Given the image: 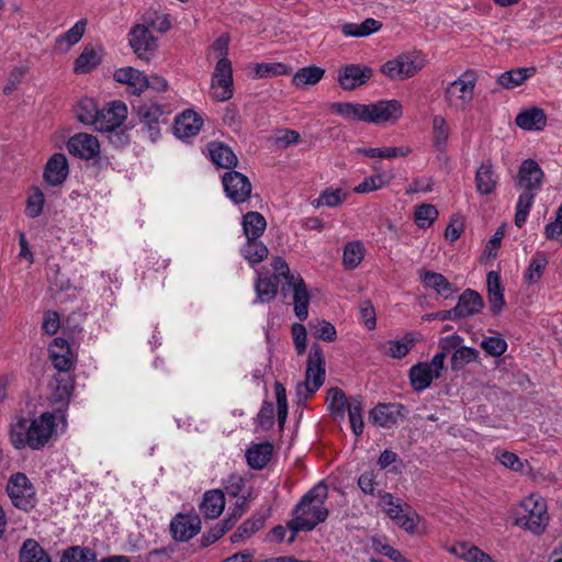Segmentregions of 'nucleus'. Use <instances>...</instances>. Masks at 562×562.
Listing matches in <instances>:
<instances>
[{
	"label": "nucleus",
	"mask_w": 562,
	"mask_h": 562,
	"mask_svg": "<svg viewBox=\"0 0 562 562\" xmlns=\"http://www.w3.org/2000/svg\"><path fill=\"white\" fill-rule=\"evenodd\" d=\"M279 283L280 282H277L272 277L258 276L255 282V303H268L272 301L277 296Z\"/></svg>",
	"instance_id": "79ce46f5"
},
{
	"label": "nucleus",
	"mask_w": 562,
	"mask_h": 562,
	"mask_svg": "<svg viewBox=\"0 0 562 562\" xmlns=\"http://www.w3.org/2000/svg\"><path fill=\"white\" fill-rule=\"evenodd\" d=\"M387 184V181L381 175H374L366 178L362 182H360L356 188L355 192L357 193H369L375 190H379Z\"/></svg>",
	"instance_id": "e2e57ef3"
},
{
	"label": "nucleus",
	"mask_w": 562,
	"mask_h": 562,
	"mask_svg": "<svg viewBox=\"0 0 562 562\" xmlns=\"http://www.w3.org/2000/svg\"><path fill=\"white\" fill-rule=\"evenodd\" d=\"M372 76L373 69L368 65L347 64L338 69L337 81L344 90L351 91L364 86Z\"/></svg>",
	"instance_id": "dca6fc26"
},
{
	"label": "nucleus",
	"mask_w": 562,
	"mask_h": 562,
	"mask_svg": "<svg viewBox=\"0 0 562 562\" xmlns=\"http://www.w3.org/2000/svg\"><path fill=\"white\" fill-rule=\"evenodd\" d=\"M103 49L101 47L86 46L74 63V72L85 75L95 69L102 61Z\"/></svg>",
	"instance_id": "c85d7f7f"
},
{
	"label": "nucleus",
	"mask_w": 562,
	"mask_h": 562,
	"mask_svg": "<svg viewBox=\"0 0 562 562\" xmlns=\"http://www.w3.org/2000/svg\"><path fill=\"white\" fill-rule=\"evenodd\" d=\"M548 258L544 252L538 251L531 258L529 266L524 274V280L528 284L537 283L546 270Z\"/></svg>",
	"instance_id": "09e8293b"
},
{
	"label": "nucleus",
	"mask_w": 562,
	"mask_h": 562,
	"mask_svg": "<svg viewBox=\"0 0 562 562\" xmlns=\"http://www.w3.org/2000/svg\"><path fill=\"white\" fill-rule=\"evenodd\" d=\"M7 492L16 508L29 512L35 507L36 491L24 473L18 472L10 476Z\"/></svg>",
	"instance_id": "9b49d317"
},
{
	"label": "nucleus",
	"mask_w": 562,
	"mask_h": 562,
	"mask_svg": "<svg viewBox=\"0 0 562 562\" xmlns=\"http://www.w3.org/2000/svg\"><path fill=\"white\" fill-rule=\"evenodd\" d=\"M484 306L482 296L474 290L467 289L458 299L454 306L460 318L479 314Z\"/></svg>",
	"instance_id": "2f4dec72"
},
{
	"label": "nucleus",
	"mask_w": 562,
	"mask_h": 562,
	"mask_svg": "<svg viewBox=\"0 0 562 562\" xmlns=\"http://www.w3.org/2000/svg\"><path fill=\"white\" fill-rule=\"evenodd\" d=\"M114 80L128 87L133 94L139 95L149 87L147 76L133 67H123L114 71Z\"/></svg>",
	"instance_id": "5701e85b"
},
{
	"label": "nucleus",
	"mask_w": 562,
	"mask_h": 562,
	"mask_svg": "<svg viewBox=\"0 0 562 562\" xmlns=\"http://www.w3.org/2000/svg\"><path fill=\"white\" fill-rule=\"evenodd\" d=\"M75 113L79 122H81L85 125H91L94 127L99 115V106L94 99L82 98L77 103Z\"/></svg>",
	"instance_id": "c03bdc74"
},
{
	"label": "nucleus",
	"mask_w": 562,
	"mask_h": 562,
	"mask_svg": "<svg viewBox=\"0 0 562 562\" xmlns=\"http://www.w3.org/2000/svg\"><path fill=\"white\" fill-rule=\"evenodd\" d=\"M415 341L416 338L412 333L406 334L404 340H391L387 355L393 359H402L411 351Z\"/></svg>",
	"instance_id": "4d7b16f0"
},
{
	"label": "nucleus",
	"mask_w": 562,
	"mask_h": 562,
	"mask_svg": "<svg viewBox=\"0 0 562 562\" xmlns=\"http://www.w3.org/2000/svg\"><path fill=\"white\" fill-rule=\"evenodd\" d=\"M448 552L467 562H493L490 554L475 546L465 542L457 543L448 548Z\"/></svg>",
	"instance_id": "58836bf2"
},
{
	"label": "nucleus",
	"mask_w": 562,
	"mask_h": 562,
	"mask_svg": "<svg viewBox=\"0 0 562 562\" xmlns=\"http://www.w3.org/2000/svg\"><path fill=\"white\" fill-rule=\"evenodd\" d=\"M405 406L397 403H380L370 411L369 420L373 425L391 428L403 417Z\"/></svg>",
	"instance_id": "412c9836"
},
{
	"label": "nucleus",
	"mask_w": 562,
	"mask_h": 562,
	"mask_svg": "<svg viewBox=\"0 0 562 562\" xmlns=\"http://www.w3.org/2000/svg\"><path fill=\"white\" fill-rule=\"evenodd\" d=\"M44 206V195L40 190H35L27 199L25 213L29 217H37Z\"/></svg>",
	"instance_id": "338daca9"
},
{
	"label": "nucleus",
	"mask_w": 562,
	"mask_h": 562,
	"mask_svg": "<svg viewBox=\"0 0 562 562\" xmlns=\"http://www.w3.org/2000/svg\"><path fill=\"white\" fill-rule=\"evenodd\" d=\"M240 254L250 266H255L268 257L269 250L259 239H246L240 248Z\"/></svg>",
	"instance_id": "ea45409f"
},
{
	"label": "nucleus",
	"mask_w": 562,
	"mask_h": 562,
	"mask_svg": "<svg viewBox=\"0 0 562 562\" xmlns=\"http://www.w3.org/2000/svg\"><path fill=\"white\" fill-rule=\"evenodd\" d=\"M330 109L345 120L380 125L396 123L403 115V105L398 100H379L363 104L357 102H335Z\"/></svg>",
	"instance_id": "f03ea898"
},
{
	"label": "nucleus",
	"mask_w": 562,
	"mask_h": 562,
	"mask_svg": "<svg viewBox=\"0 0 562 562\" xmlns=\"http://www.w3.org/2000/svg\"><path fill=\"white\" fill-rule=\"evenodd\" d=\"M364 246L360 240L349 241L344 247L342 265L348 270L356 269L364 258Z\"/></svg>",
	"instance_id": "a18cd8bd"
},
{
	"label": "nucleus",
	"mask_w": 562,
	"mask_h": 562,
	"mask_svg": "<svg viewBox=\"0 0 562 562\" xmlns=\"http://www.w3.org/2000/svg\"><path fill=\"white\" fill-rule=\"evenodd\" d=\"M202 125L203 121L196 112L186 110L177 116L173 133L178 138L193 137L200 132Z\"/></svg>",
	"instance_id": "393cba45"
},
{
	"label": "nucleus",
	"mask_w": 562,
	"mask_h": 562,
	"mask_svg": "<svg viewBox=\"0 0 562 562\" xmlns=\"http://www.w3.org/2000/svg\"><path fill=\"white\" fill-rule=\"evenodd\" d=\"M418 276L424 286L426 289L432 290L439 296L449 299L457 291L454 285L439 272L419 270Z\"/></svg>",
	"instance_id": "b1692460"
},
{
	"label": "nucleus",
	"mask_w": 562,
	"mask_h": 562,
	"mask_svg": "<svg viewBox=\"0 0 562 562\" xmlns=\"http://www.w3.org/2000/svg\"><path fill=\"white\" fill-rule=\"evenodd\" d=\"M291 68L283 63H258L254 66V77L271 78L288 75Z\"/></svg>",
	"instance_id": "3c124183"
},
{
	"label": "nucleus",
	"mask_w": 562,
	"mask_h": 562,
	"mask_svg": "<svg viewBox=\"0 0 562 562\" xmlns=\"http://www.w3.org/2000/svg\"><path fill=\"white\" fill-rule=\"evenodd\" d=\"M327 406L330 411L331 415L335 418L342 419L345 417V412L348 409L349 400L347 398L345 392L339 387H331L327 392Z\"/></svg>",
	"instance_id": "de8ad7c7"
},
{
	"label": "nucleus",
	"mask_w": 562,
	"mask_h": 562,
	"mask_svg": "<svg viewBox=\"0 0 562 562\" xmlns=\"http://www.w3.org/2000/svg\"><path fill=\"white\" fill-rule=\"evenodd\" d=\"M68 176V161L64 154H54L46 164L44 178L47 183L58 186L63 183Z\"/></svg>",
	"instance_id": "bb28decb"
},
{
	"label": "nucleus",
	"mask_w": 562,
	"mask_h": 562,
	"mask_svg": "<svg viewBox=\"0 0 562 562\" xmlns=\"http://www.w3.org/2000/svg\"><path fill=\"white\" fill-rule=\"evenodd\" d=\"M273 446L270 442H261L251 446L246 451L247 464L254 470H262L270 461Z\"/></svg>",
	"instance_id": "c9c22d12"
},
{
	"label": "nucleus",
	"mask_w": 562,
	"mask_h": 562,
	"mask_svg": "<svg viewBox=\"0 0 562 562\" xmlns=\"http://www.w3.org/2000/svg\"><path fill=\"white\" fill-rule=\"evenodd\" d=\"M314 329H315V336L318 339H322L325 341H334L337 337V331H336L335 326L325 319L317 321L314 325Z\"/></svg>",
	"instance_id": "774afa93"
},
{
	"label": "nucleus",
	"mask_w": 562,
	"mask_h": 562,
	"mask_svg": "<svg viewBox=\"0 0 562 562\" xmlns=\"http://www.w3.org/2000/svg\"><path fill=\"white\" fill-rule=\"evenodd\" d=\"M210 93L213 100L224 102L234 94L233 68L228 58H220L215 65Z\"/></svg>",
	"instance_id": "f8f14e48"
},
{
	"label": "nucleus",
	"mask_w": 562,
	"mask_h": 562,
	"mask_svg": "<svg viewBox=\"0 0 562 562\" xmlns=\"http://www.w3.org/2000/svg\"><path fill=\"white\" fill-rule=\"evenodd\" d=\"M495 458L499 461L504 467L514 470L521 471L524 469V463L519 459V457L513 452L506 450L496 451Z\"/></svg>",
	"instance_id": "69168bd1"
},
{
	"label": "nucleus",
	"mask_w": 562,
	"mask_h": 562,
	"mask_svg": "<svg viewBox=\"0 0 562 562\" xmlns=\"http://www.w3.org/2000/svg\"><path fill=\"white\" fill-rule=\"evenodd\" d=\"M169 530L172 539L187 542L201 530V519L196 514H177L170 521Z\"/></svg>",
	"instance_id": "f3484780"
},
{
	"label": "nucleus",
	"mask_w": 562,
	"mask_h": 562,
	"mask_svg": "<svg viewBox=\"0 0 562 562\" xmlns=\"http://www.w3.org/2000/svg\"><path fill=\"white\" fill-rule=\"evenodd\" d=\"M325 76V69L310 65L299 68L292 77L291 83L297 89H305L308 86L317 85Z\"/></svg>",
	"instance_id": "72a5a7b5"
},
{
	"label": "nucleus",
	"mask_w": 562,
	"mask_h": 562,
	"mask_svg": "<svg viewBox=\"0 0 562 562\" xmlns=\"http://www.w3.org/2000/svg\"><path fill=\"white\" fill-rule=\"evenodd\" d=\"M499 182V175L491 160L483 161L475 172V188L479 194H492Z\"/></svg>",
	"instance_id": "4be33fe9"
},
{
	"label": "nucleus",
	"mask_w": 562,
	"mask_h": 562,
	"mask_svg": "<svg viewBox=\"0 0 562 562\" xmlns=\"http://www.w3.org/2000/svg\"><path fill=\"white\" fill-rule=\"evenodd\" d=\"M548 524L547 503L541 496L531 494L520 502L519 512L515 518L516 526L535 535H541L544 532Z\"/></svg>",
	"instance_id": "0eeeda50"
},
{
	"label": "nucleus",
	"mask_w": 562,
	"mask_h": 562,
	"mask_svg": "<svg viewBox=\"0 0 562 562\" xmlns=\"http://www.w3.org/2000/svg\"><path fill=\"white\" fill-rule=\"evenodd\" d=\"M137 115L143 136L155 143L160 137V125L164 123L161 105L153 101L144 102L138 106Z\"/></svg>",
	"instance_id": "ddd939ff"
},
{
	"label": "nucleus",
	"mask_w": 562,
	"mask_h": 562,
	"mask_svg": "<svg viewBox=\"0 0 562 562\" xmlns=\"http://www.w3.org/2000/svg\"><path fill=\"white\" fill-rule=\"evenodd\" d=\"M67 149L76 157L90 160L99 156L100 143L98 138L91 134L78 133L68 139Z\"/></svg>",
	"instance_id": "6ab92c4d"
},
{
	"label": "nucleus",
	"mask_w": 562,
	"mask_h": 562,
	"mask_svg": "<svg viewBox=\"0 0 562 562\" xmlns=\"http://www.w3.org/2000/svg\"><path fill=\"white\" fill-rule=\"evenodd\" d=\"M357 151L358 154L370 158L393 159L397 157H406L412 153V149L408 146L380 148L364 147L358 148Z\"/></svg>",
	"instance_id": "37998d69"
},
{
	"label": "nucleus",
	"mask_w": 562,
	"mask_h": 562,
	"mask_svg": "<svg viewBox=\"0 0 562 562\" xmlns=\"http://www.w3.org/2000/svg\"><path fill=\"white\" fill-rule=\"evenodd\" d=\"M423 521L420 515H418L409 505L405 504L404 512L394 520L395 525L401 529L405 530L409 535L417 532L419 522Z\"/></svg>",
	"instance_id": "864d4df0"
},
{
	"label": "nucleus",
	"mask_w": 562,
	"mask_h": 562,
	"mask_svg": "<svg viewBox=\"0 0 562 562\" xmlns=\"http://www.w3.org/2000/svg\"><path fill=\"white\" fill-rule=\"evenodd\" d=\"M482 349L490 356L499 357L507 350V342L498 336L486 337L481 342Z\"/></svg>",
	"instance_id": "680f3d73"
},
{
	"label": "nucleus",
	"mask_w": 562,
	"mask_h": 562,
	"mask_svg": "<svg viewBox=\"0 0 562 562\" xmlns=\"http://www.w3.org/2000/svg\"><path fill=\"white\" fill-rule=\"evenodd\" d=\"M451 127L447 120L437 114L431 121V142L436 151L446 153L449 147Z\"/></svg>",
	"instance_id": "c756f323"
},
{
	"label": "nucleus",
	"mask_w": 562,
	"mask_h": 562,
	"mask_svg": "<svg viewBox=\"0 0 562 562\" xmlns=\"http://www.w3.org/2000/svg\"><path fill=\"white\" fill-rule=\"evenodd\" d=\"M408 378L413 390L420 393L428 389L435 379H438V374L432 371L428 362H418L409 369Z\"/></svg>",
	"instance_id": "cd10ccee"
},
{
	"label": "nucleus",
	"mask_w": 562,
	"mask_h": 562,
	"mask_svg": "<svg viewBox=\"0 0 562 562\" xmlns=\"http://www.w3.org/2000/svg\"><path fill=\"white\" fill-rule=\"evenodd\" d=\"M20 562H52L47 552L34 539H26L19 552Z\"/></svg>",
	"instance_id": "a19ab883"
},
{
	"label": "nucleus",
	"mask_w": 562,
	"mask_h": 562,
	"mask_svg": "<svg viewBox=\"0 0 562 562\" xmlns=\"http://www.w3.org/2000/svg\"><path fill=\"white\" fill-rule=\"evenodd\" d=\"M325 372L324 351L319 345L313 344L308 352L305 381L297 385V393L301 394L304 389L305 397L314 394L323 385Z\"/></svg>",
	"instance_id": "1a4fd4ad"
},
{
	"label": "nucleus",
	"mask_w": 562,
	"mask_h": 562,
	"mask_svg": "<svg viewBox=\"0 0 562 562\" xmlns=\"http://www.w3.org/2000/svg\"><path fill=\"white\" fill-rule=\"evenodd\" d=\"M477 75L473 70H465L456 80L445 88V100L449 108L458 111L468 109L474 99V89Z\"/></svg>",
	"instance_id": "6e6552de"
},
{
	"label": "nucleus",
	"mask_w": 562,
	"mask_h": 562,
	"mask_svg": "<svg viewBox=\"0 0 562 562\" xmlns=\"http://www.w3.org/2000/svg\"><path fill=\"white\" fill-rule=\"evenodd\" d=\"M60 562H97V555L87 547L74 546L63 552Z\"/></svg>",
	"instance_id": "603ef678"
},
{
	"label": "nucleus",
	"mask_w": 562,
	"mask_h": 562,
	"mask_svg": "<svg viewBox=\"0 0 562 562\" xmlns=\"http://www.w3.org/2000/svg\"><path fill=\"white\" fill-rule=\"evenodd\" d=\"M243 232L246 239H259L267 227V221L259 212H247L241 220Z\"/></svg>",
	"instance_id": "4c0bfd02"
},
{
	"label": "nucleus",
	"mask_w": 562,
	"mask_h": 562,
	"mask_svg": "<svg viewBox=\"0 0 562 562\" xmlns=\"http://www.w3.org/2000/svg\"><path fill=\"white\" fill-rule=\"evenodd\" d=\"M244 503L234 504L226 519L215 525L216 528L223 529V536L229 531L236 521L246 513Z\"/></svg>",
	"instance_id": "0e129e2a"
},
{
	"label": "nucleus",
	"mask_w": 562,
	"mask_h": 562,
	"mask_svg": "<svg viewBox=\"0 0 562 562\" xmlns=\"http://www.w3.org/2000/svg\"><path fill=\"white\" fill-rule=\"evenodd\" d=\"M477 357L479 352L476 349L462 346L461 344L451 357V367L453 370L460 369L463 366L475 361Z\"/></svg>",
	"instance_id": "13d9d810"
},
{
	"label": "nucleus",
	"mask_w": 562,
	"mask_h": 562,
	"mask_svg": "<svg viewBox=\"0 0 562 562\" xmlns=\"http://www.w3.org/2000/svg\"><path fill=\"white\" fill-rule=\"evenodd\" d=\"M347 195L348 194L342 189L328 188L324 190L316 200H314L313 205L316 207L322 205L335 207L345 202Z\"/></svg>",
	"instance_id": "5fc2aeb1"
},
{
	"label": "nucleus",
	"mask_w": 562,
	"mask_h": 562,
	"mask_svg": "<svg viewBox=\"0 0 562 562\" xmlns=\"http://www.w3.org/2000/svg\"><path fill=\"white\" fill-rule=\"evenodd\" d=\"M424 66V60L417 55L403 53L385 61L380 67V71L390 80L403 81L414 77Z\"/></svg>",
	"instance_id": "9d476101"
},
{
	"label": "nucleus",
	"mask_w": 562,
	"mask_h": 562,
	"mask_svg": "<svg viewBox=\"0 0 562 562\" xmlns=\"http://www.w3.org/2000/svg\"><path fill=\"white\" fill-rule=\"evenodd\" d=\"M378 474L374 471H366L358 477V486L361 492L370 496H379L383 494L378 490Z\"/></svg>",
	"instance_id": "052dcab7"
},
{
	"label": "nucleus",
	"mask_w": 562,
	"mask_h": 562,
	"mask_svg": "<svg viewBox=\"0 0 562 562\" xmlns=\"http://www.w3.org/2000/svg\"><path fill=\"white\" fill-rule=\"evenodd\" d=\"M379 506L393 521L396 520L405 509V504L402 505L400 499L387 492H383V494L380 495Z\"/></svg>",
	"instance_id": "6e6d98bb"
},
{
	"label": "nucleus",
	"mask_w": 562,
	"mask_h": 562,
	"mask_svg": "<svg viewBox=\"0 0 562 562\" xmlns=\"http://www.w3.org/2000/svg\"><path fill=\"white\" fill-rule=\"evenodd\" d=\"M544 172L535 159H525L519 166L516 187L521 189L516 203L515 225L521 227L530 213L537 192L543 186Z\"/></svg>",
	"instance_id": "20e7f679"
},
{
	"label": "nucleus",
	"mask_w": 562,
	"mask_h": 562,
	"mask_svg": "<svg viewBox=\"0 0 562 562\" xmlns=\"http://www.w3.org/2000/svg\"><path fill=\"white\" fill-rule=\"evenodd\" d=\"M273 269V279L281 282V293L286 297L288 293H292L293 311L300 321H305L308 316V306L311 294L307 290L305 281L299 273H293L289 265L282 257H273L271 260Z\"/></svg>",
	"instance_id": "423d86ee"
},
{
	"label": "nucleus",
	"mask_w": 562,
	"mask_h": 562,
	"mask_svg": "<svg viewBox=\"0 0 562 562\" xmlns=\"http://www.w3.org/2000/svg\"><path fill=\"white\" fill-rule=\"evenodd\" d=\"M327 496L328 488L323 482L314 485L294 507L293 518L288 522V527L293 532L311 531L325 521L328 517V509L325 507Z\"/></svg>",
	"instance_id": "7ed1b4c3"
},
{
	"label": "nucleus",
	"mask_w": 562,
	"mask_h": 562,
	"mask_svg": "<svg viewBox=\"0 0 562 562\" xmlns=\"http://www.w3.org/2000/svg\"><path fill=\"white\" fill-rule=\"evenodd\" d=\"M128 43L138 58L149 60L157 48V38L143 24L134 25L128 33Z\"/></svg>",
	"instance_id": "a211bd4d"
},
{
	"label": "nucleus",
	"mask_w": 562,
	"mask_h": 562,
	"mask_svg": "<svg viewBox=\"0 0 562 562\" xmlns=\"http://www.w3.org/2000/svg\"><path fill=\"white\" fill-rule=\"evenodd\" d=\"M265 526V517L262 515H254L246 519L237 530L231 536L233 543L240 542L250 538Z\"/></svg>",
	"instance_id": "49530a36"
},
{
	"label": "nucleus",
	"mask_w": 562,
	"mask_h": 562,
	"mask_svg": "<svg viewBox=\"0 0 562 562\" xmlns=\"http://www.w3.org/2000/svg\"><path fill=\"white\" fill-rule=\"evenodd\" d=\"M348 417L350 422V426L352 432L356 436H360L363 432L364 423H363V404L359 397H350L348 403Z\"/></svg>",
	"instance_id": "8fccbe9b"
},
{
	"label": "nucleus",
	"mask_w": 562,
	"mask_h": 562,
	"mask_svg": "<svg viewBox=\"0 0 562 562\" xmlns=\"http://www.w3.org/2000/svg\"><path fill=\"white\" fill-rule=\"evenodd\" d=\"M222 184L226 196L235 204L246 202L251 194L252 186L247 176L229 170L222 176Z\"/></svg>",
	"instance_id": "2eb2a0df"
},
{
	"label": "nucleus",
	"mask_w": 562,
	"mask_h": 562,
	"mask_svg": "<svg viewBox=\"0 0 562 562\" xmlns=\"http://www.w3.org/2000/svg\"><path fill=\"white\" fill-rule=\"evenodd\" d=\"M225 508V494L220 488L209 490L203 494L199 505L201 514L205 518H217Z\"/></svg>",
	"instance_id": "a878e982"
},
{
	"label": "nucleus",
	"mask_w": 562,
	"mask_h": 562,
	"mask_svg": "<svg viewBox=\"0 0 562 562\" xmlns=\"http://www.w3.org/2000/svg\"><path fill=\"white\" fill-rule=\"evenodd\" d=\"M57 416L45 412L38 417L20 418L10 428V440L15 449H43L57 434Z\"/></svg>",
	"instance_id": "f257e3e1"
},
{
	"label": "nucleus",
	"mask_w": 562,
	"mask_h": 562,
	"mask_svg": "<svg viewBox=\"0 0 562 562\" xmlns=\"http://www.w3.org/2000/svg\"><path fill=\"white\" fill-rule=\"evenodd\" d=\"M87 24L86 19H80L67 32L58 35L55 40L56 49L66 53L79 43L85 35Z\"/></svg>",
	"instance_id": "473e14b6"
},
{
	"label": "nucleus",
	"mask_w": 562,
	"mask_h": 562,
	"mask_svg": "<svg viewBox=\"0 0 562 562\" xmlns=\"http://www.w3.org/2000/svg\"><path fill=\"white\" fill-rule=\"evenodd\" d=\"M438 217L437 209L431 204H422L414 213L415 223L420 228H428Z\"/></svg>",
	"instance_id": "bf43d9fd"
},
{
	"label": "nucleus",
	"mask_w": 562,
	"mask_h": 562,
	"mask_svg": "<svg viewBox=\"0 0 562 562\" xmlns=\"http://www.w3.org/2000/svg\"><path fill=\"white\" fill-rule=\"evenodd\" d=\"M128 114L127 106L122 101H112L103 109H99V115L94 125L95 131L101 133H111L126 121Z\"/></svg>",
	"instance_id": "4468645a"
},
{
	"label": "nucleus",
	"mask_w": 562,
	"mask_h": 562,
	"mask_svg": "<svg viewBox=\"0 0 562 562\" xmlns=\"http://www.w3.org/2000/svg\"><path fill=\"white\" fill-rule=\"evenodd\" d=\"M535 67H520L502 72L497 83L504 89H514L521 86L527 79L536 74Z\"/></svg>",
	"instance_id": "e433bc0d"
},
{
	"label": "nucleus",
	"mask_w": 562,
	"mask_h": 562,
	"mask_svg": "<svg viewBox=\"0 0 562 562\" xmlns=\"http://www.w3.org/2000/svg\"><path fill=\"white\" fill-rule=\"evenodd\" d=\"M516 125L525 131H540L547 124V116L542 109L531 108L516 116Z\"/></svg>",
	"instance_id": "f704fd0d"
},
{
	"label": "nucleus",
	"mask_w": 562,
	"mask_h": 562,
	"mask_svg": "<svg viewBox=\"0 0 562 562\" xmlns=\"http://www.w3.org/2000/svg\"><path fill=\"white\" fill-rule=\"evenodd\" d=\"M210 159L214 165L225 169H233L237 166L238 159L231 147L221 143L212 142L207 146Z\"/></svg>",
	"instance_id": "7c9ffc66"
},
{
	"label": "nucleus",
	"mask_w": 562,
	"mask_h": 562,
	"mask_svg": "<svg viewBox=\"0 0 562 562\" xmlns=\"http://www.w3.org/2000/svg\"><path fill=\"white\" fill-rule=\"evenodd\" d=\"M48 352L52 364L57 370L54 384H52L53 398L55 402H64L70 397L74 389L70 372L74 370L77 359L68 340L61 337L52 341Z\"/></svg>",
	"instance_id": "39448f33"
},
{
	"label": "nucleus",
	"mask_w": 562,
	"mask_h": 562,
	"mask_svg": "<svg viewBox=\"0 0 562 562\" xmlns=\"http://www.w3.org/2000/svg\"><path fill=\"white\" fill-rule=\"evenodd\" d=\"M223 488L229 497L236 498V503H244L245 510L247 512L249 503L256 498V494L251 486L246 485V479L237 473L229 474L222 482Z\"/></svg>",
	"instance_id": "aec40b11"
}]
</instances>
